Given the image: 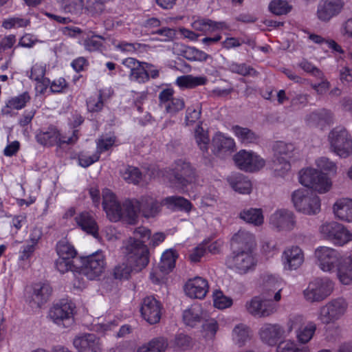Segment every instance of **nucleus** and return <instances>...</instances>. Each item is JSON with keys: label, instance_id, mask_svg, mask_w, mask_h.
Masks as SVG:
<instances>
[{"label": "nucleus", "instance_id": "40", "mask_svg": "<svg viewBox=\"0 0 352 352\" xmlns=\"http://www.w3.org/2000/svg\"><path fill=\"white\" fill-rule=\"evenodd\" d=\"M195 138L199 148L202 152L203 156L205 158H208L210 155L208 152L210 138L208 132L204 131L200 125H198L195 131Z\"/></svg>", "mask_w": 352, "mask_h": 352}, {"label": "nucleus", "instance_id": "3", "mask_svg": "<svg viewBox=\"0 0 352 352\" xmlns=\"http://www.w3.org/2000/svg\"><path fill=\"white\" fill-rule=\"evenodd\" d=\"M82 265L80 272L75 275L74 285L76 287H81L85 285V276L89 280H94L101 275L105 265L104 256L102 252H96L81 258Z\"/></svg>", "mask_w": 352, "mask_h": 352}, {"label": "nucleus", "instance_id": "20", "mask_svg": "<svg viewBox=\"0 0 352 352\" xmlns=\"http://www.w3.org/2000/svg\"><path fill=\"white\" fill-rule=\"evenodd\" d=\"M344 4V0H320L317 7L316 16L320 21L329 22L342 12Z\"/></svg>", "mask_w": 352, "mask_h": 352}, {"label": "nucleus", "instance_id": "26", "mask_svg": "<svg viewBox=\"0 0 352 352\" xmlns=\"http://www.w3.org/2000/svg\"><path fill=\"white\" fill-rule=\"evenodd\" d=\"M284 268L295 270L304 262V253L298 246H292L285 249L282 256Z\"/></svg>", "mask_w": 352, "mask_h": 352}, {"label": "nucleus", "instance_id": "33", "mask_svg": "<svg viewBox=\"0 0 352 352\" xmlns=\"http://www.w3.org/2000/svg\"><path fill=\"white\" fill-rule=\"evenodd\" d=\"M174 46V49L179 48V50H180L181 55L191 61L205 62L208 58H212L211 56L206 52L194 47H187L179 43H175Z\"/></svg>", "mask_w": 352, "mask_h": 352}, {"label": "nucleus", "instance_id": "22", "mask_svg": "<svg viewBox=\"0 0 352 352\" xmlns=\"http://www.w3.org/2000/svg\"><path fill=\"white\" fill-rule=\"evenodd\" d=\"M174 179L173 182L179 188L186 186L192 182L195 178V170L188 162L181 160L175 162L173 170Z\"/></svg>", "mask_w": 352, "mask_h": 352}, {"label": "nucleus", "instance_id": "32", "mask_svg": "<svg viewBox=\"0 0 352 352\" xmlns=\"http://www.w3.org/2000/svg\"><path fill=\"white\" fill-rule=\"evenodd\" d=\"M228 182L232 188L241 194H250L252 191L250 180L242 174L236 173L230 175Z\"/></svg>", "mask_w": 352, "mask_h": 352}, {"label": "nucleus", "instance_id": "45", "mask_svg": "<svg viewBox=\"0 0 352 352\" xmlns=\"http://www.w3.org/2000/svg\"><path fill=\"white\" fill-rule=\"evenodd\" d=\"M207 79L204 76H193L185 75L179 76L176 80V83L180 87L194 88L199 85H205Z\"/></svg>", "mask_w": 352, "mask_h": 352}, {"label": "nucleus", "instance_id": "1", "mask_svg": "<svg viewBox=\"0 0 352 352\" xmlns=\"http://www.w3.org/2000/svg\"><path fill=\"white\" fill-rule=\"evenodd\" d=\"M162 201L160 203L151 196H142L140 200L129 199L124 202V207L126 215L129 217V223L133 224L138 217V213L146 218L154 217L160 211Z\"/></svg>", "mask_w": 352, "mask_h": 352}, {"label": "nucleus", "instance_id": "24", "mask_svg": "<svg viewBox=\"0 0 352 352\" xmlns=\"http://www.w3.org/2000/svg\"><path fill=\"white\" fill-rule=\"evenodd\" d=\"M212 153L217 157L224 159L235 151V142L231 138L217 134L212 141Z\"/></svg>", "mask_w": 352, "mask_h": 352}, {"label": "nucleus", "instance_id": "15", "mask_svg": "<svg viewBox=\"0 0 352 352\" xmlns=\"http://www.w3.org/2000/svg\"><path fill=\"white\" fill-rule=\"evenodd\" d=\"M122 65L129 73V80L138 83H144L149 80V75L147 69L152 67V65L140 62L134 58H126L123 60Z\"/></svg>", "mask_w": 352, "mask_h": 352}, {"label": "nucleus", "instance_id": "25", "mask_svg": "<svg viewBox=\"0 0 352 352\" xmlns=\"http://www.w3.org/2000/svg\"><path fill=\"white\" fill-rule=\"evenodd\" d=\"M51 293L52 288L48 284L36 283L32 286V291L28 302L32 308H40L48 300Z\"/></svg>", "mask_w": 352, "mask_h": 352}, {"label": "nucleus", "instance_id": "5", "mask_svg": "<svg viewBox=\"0 0 352 352\" xmlns=\"http://www.w3.org/2000/svg\"><path fill=\"white\" fill-rule=\"evenodd\" d=\"M329 149L340 158H347L352 155V137L342 126L333 128L328 135Z\"/></svg>", "mask_w": 352, "mask_h": 352}, {"label": "nucleus", "instance_id": "2", "mask_svg": "<svg viewBox=\"0 0 352 352\" xmlns=\"http://www.w3.org/2000/svg\"><path fill=\"white\" fill-rule=\"evenodd\" d=\"M273 286L274 289L272 291V294L269 292L263 298L254 296L246 302L245 308L249 314L255 317L265 318L276 311L277 306L272 300V296L274 294V300L276 302L279 301L281 298V288L278 283H275Z\"/></svg>", "mask_w": 352, "mask_h": 352}, {"label": "nucleus", "instance_id": "18", "mask_svg": "<svg viewBox=\"0 0 352 352\" xmlns=\"http://www.w3.org/2000/svg\"><path fill=\"white\" fill-rule=\"evenodd\" d=\"M162 305L153 296L144 298L141 303L140 312L142 318L149 324L160 322L162 316Z\"/></svg>", "mask_w": 352, "mask_h": 352}, {"label": "nucleus", "instance_id": "42", "mask_svg": "<svg viewBox=\"0 0 352 352\" xmlns=\"http://www.w3.org/2000/svg\"><path fill=\"white\" fill-rule=\"evenodd\" d=\"M332 113L327 109H321L312 112L307 116L306 120L309 124L322 125L328 124L331 121Z\"/></svg>", "mask_w": 352, "mask_h": 352}, {"label": "nucleus", "instance_id": "34", "mask_svg": "<svg viewBox=\"0 0 352 352\" xmlns=\"http://www.w3.org/2000/svg\"><path fill=\"white\" fill-rule=\"evenodd\" d=\"M76 223L82 230L93 235L98 236V226L93 217L87 212H82L75 217Z\"/></svg>", "mask_w": 352, "mask_h": 352}, {"label": "nucleus", "instance_id": "38", "mask_svg": "<svg viewBox=\"0 0 352 352\" xmlns=\"http://www.w3.org/2000/svg\"><path fill=\"white\" fill-rule=\"evenodd\" d=\"M252 331L250 329L244 324L236 325L232 332V338L235 344L243 346L251 339Z\"/></svg>", "mask_w": 352, "mask_h": 352}, {"label": "nucleus", "instance_id": "23", "mask_svg": "<svg viewBox=\"0 0 352 352\" xmlns=\"http://www.w3.org/2000/svg\"><path fill=\"white\" fill-rule=\"evenodd\" d=\"M73 344L78 352H101L100 338L94 333H83L75 337Z\"/></svg>", "mask_w": 352, "mask_h": 352}, {"label": "nucleus", "instance_id": "6", "mask_svg": "<svg viewBox=\"0 0 352 352\" xmlns=\"http://www.w3.org/2000/svg\"><path fill=\"white\" fill-rule=\"evenodd\" d=\"M348 307L349 302L346 298H333L320 308L318 319L324 324L333 323L345 315Z\"/></svg>", "mask_w": 352, "mask_h": 352}, {"label": "nucleus", "instance_id": "16", "mask_svg": "<svg viewBox=\"0 0 352 352\" xmlns=\"http://www.w3.org/2000/svg\"><path fill=\"white\" fill-rule=\"evenodd\" d=\"M78 130H74L72 135L69 137L61 136L56 129L51 127L46 131L38 133L36 136V139L39 144L44 146H53L55 144L61 145L65 143L73 144L78 138Z\"/></svg>", "mask_w": 352, "mask_h": 352}, {"label": "nucleus", "instance_id": "37", "mask_svg": "<svg viewBox=\"0 0 352 352\" xmlns=\"http://www.w3.org/2000/svg\"><path fill=\"white\" fill-rule=\"evenodd\" d=\"M239 217L246 223L253 224L255 226H260L264 222L263 211L260 208L244 209L240 212Z\"/></svg>", "mask_w": 352, "mask_h": 352}, {"label": "nucleus", "instance_id": "27", "mask_svg": "<svg viewBox=\"0 0 352 352\" xmlns=\"http://www.w3.org/2000/svg\"><path fill=\"white\" fill-rule=\"evenodd\" d=\"M258 333L264 343L274 346L285 336V330L278 324H265L259 329Z\"/></svg>", "mask_w": 352, "mask_h": 352}, {"label": "nucleus", "instance_id": "57", "mask_svg": "<svg viewBox=\"0 0 352 352\" xmlns=\"http://www.w3.org/2000/svg\"><path fill=\"white\" fill-rule=\"evenodd\" d=\"M104 38L102 36L92 35L84 41L85 48L89 52L100 50Z\"/></svg>", "mask_w": 352, "mask_h": 352}, {"label": "nucleus", "instance_id": "64", "mask_svg": "<svg viewBox=\"0 0 352 352\" xmlns=\"http://www.w3.org/2000/svg\"><path fill=\"white\" fill-rule=\"evenodd\" d=\"M201 116V108L190 107L186 109L185 122L186 125H190L198 120Z\"/></svg>", "mask_w": 352, "mask_h": 352}, {"label": "nucleus", "instance_id": "47", "mask_svg": "<svg viewBox=\"0 0 352 352\" xmlns=\"http://www.w3.org/2000/svg\"><path fill=\"white\" fill-rule=\"evenodd\" d=\"M222 23H217L208 19H198L192 23L195 30L208 32L222 28Z\"/></svg>", "mask_w": 352, "mask_h": 352}, {"label": "nucleus", "instance_id": "48", "mask_svg": "<svg viewBox=\"0 0 352 352\" xmlns=\"http://www.w3.org/2000/svg\"><path fill=\"white\" fill-rule=\"evenodd\" d=\"M176 258L177 255L174 251L170 250L164 252L159 264L160 271L164 273H168L171 271L175 267Z\"/></svg>", "mask_w": 352, "mask_h": 352}, {"label": "nucleus", "instance_id": "49", "mask_svg": "<svg viewBox=\"0 0 352 352\" xmlns=\"http://www.w3.org/2000/svg\"><path fill=\"white\" fill-rule=\"evenodd\" d=\"M183 320L186 325L195 327L201 320L199 307H192L185 310L183 314Z\"/></svg>", "mask_w": 352, "mask_h": 352}, {"label": "nucleus", "instance_id": "54", "mask_svg": "<svg viewBox=\"0 0 352 352\" xmlns=\"http://www.w3.org/2000/svg\"><path fill=\"white\" fill-rule=\"evenodd\" d=\"M229 69L233 73H236L243 76H255L256 74V72L254 68L245 63L239 64L232 62L229 65Z\"/></svg>", "mask_w": 352, "mask_h": 352}, {"label": "nucleus", "instance_id": "9", "mask_svg": "<svg viewBox=\"0 0 352 352\" xmlns=\"http://www.w3.org/2000/svg\"><path fill=\"white\" fill-rule=\"evenodd\" d=\"M334 287V283L327 278H318L310 282L303 291L305 300L309 302H320L330 296Z\"/></svg>", "mask_w": 352, "mask_h": 352}, {"label": "nucleus", "instance_id": "58", "mask_svg": "<svg viewBox=\"0 0 352 352\" xmlns=\"http://www.w3.org/2000/svg\"><path fill=\"white\" fill-rule=\"evenodd\" d=\"M122 177L129 183L138 184L141 179V173L138 168L129 166L122 173Z\"/></svg>", "mask_w": 352, "mask_h": 352}, {"label": "nucleus", "instance_id": "44", "mask_svg": "<svg viewBox=\"0 0 352 352\" xmlns=\"http://www.w3.org/2000/svg\"><path fill=\"white\" fill-rule=\"evenodd\" d=\"M271 168L276 177H284L291 169L289 161L273 156Z\"/></svg>", "mask_w": 352, "mask_h": 352}, {"label": "nucleus", "instance_id": "35", "mask_svg": "<svg viewBox=\"0 0 352 352\" xmlns=\"http://www.w3.org/2000/svg\"><path fill=\"white\" fill-rule=\"evenodd\" d=\"M169 344L175 351H185L192 349L195 342L190 336L184 333H178L170 341Z\"/></svg>", "mask_w": 352, "mask_h": 352}, {"label": "nucleus", "instance_id": "11", "mask_svg": "<svg viewBox=\"0 0 352 352\" xmlns=\"http://www.w3.org/2000/svg\"><path fill=\"white\" fill-rule=\"evenodd\" d=\"M300 183L319 193L329 191L331 183L327 177L314 168H307L300 173Z\"/></svg>", "mask_w": 352, "mask_h": 352}, {"label": "nucleus", "instance_id": "56", "mask_svg": "<svg viewBox=\"0 0 352 352\" xmlns=\"http://www.w3.org/2000/svg\"><path fill=\"white\" fill-rule=\"evenodd\" d=\"M106 6L99 0H86L85 9L91 16H99L105 10Z\"/></svg>", "mask_w": 352, "mask_h": 352}, {"label": "nucleus", "instance_id": "10", "mask_svg": "<svg viewBox=\"0 0 352 352\" xmlns=\"http://www.w3.org/2000/svg\"><path fill=\"white\" fill-rule=\"evenodd\" d=\"M75 306L67 300H61L54 304L49 311V318L59 327L67 328L74 323Z\"/></svg>", "mask_w": 352, "mask_h": 352}, {"label": "nucleus", "instance_id": "62", "mask_svg": "<svg viewBox=\"0 0 352 352\" xmlns=\"http://www.w3.org/2000/svg\"><path fill=\"white\" fill-rule=\"evenodd\" d=\"M132 266L131 265L129 266L125 263L117 265L113 270V277L120 280L129 278L132 270Z\"/></svg>", "mask_w": 352, "mask_h": 352}, {"label": "nucleus", "instance_id": "55", "mask_svg": "<svg viewBox=\"0 0 352 352\" xmlns=\"http://www.w3.org/2000/svg\"><path fill=\"white\" fill-rule=\"evenodd\" d=\"M270 10L274 14L283 15L288 13L291 10V6L284 0H273L269 5Z\"/></svg>", "mask_w": 352, "mask_h": 352}, {"label": "nucleus", "instance_id": "53", "mask_svg": "<svg viewBox=\"0 0 352 352\" xmlns=\"http://www.w3.org/2000/svg\"><path fill=\"white\" fill-rule=\"evenodd\" d=\"M104 106L102 93L100 91L91 96L87 100V107L89 112H98Z\"/></svg>", "mask_w": 352, "mask_h": 352}, {"label": "nucleus", "instance_id": "46", "mask_svg": "<svg viewBox=\"0 0 352 352\" xmlns=\"http://www.w3.org/2000/svg\"><path fill=\"white\" fill-rule=\"evenodd\" d=\"M295 147L294 144L291 143H285L284 142H277L273 146L274 156L285 158L287 160L293 156Z\"/></svg>", "mask_w": 352, "mask_h": 352}, {"label": "nucleus", "instance_id": "39", "mask_svg": "<svg viewBox=\"0 0 352 352\" xmlns=\"http://www.w3.org/2000/svg\"><path fill=\"white\" fill-rule=\"evenodd\" d=\"M30 97L28 92H24L18 96L13 97L8 100L6 105L2 108L3 115H9L11 109H21L23 108L30 100Z\"/></svg>", "mask_w": 352, "mask_h": 352}, {"label": "nucleus", "instance_id": "28", "mask_svg": "<svg viewBox=\"0 0 352 352\" xmlns=\"http://www.w3.org/2000/svg\"><path fill=\"white\" fill-rule=\"evenodd\" d=\"M208 281L201 277L197 276L190 279L185 284L184 291L187 296L193 298H204L208 292Z\"/></svg>", "mask_w": 352, "mask_h": 352}, {"label": "nucleus", "instance_id": "43", "mask_svg": "<svg viewBox=\"0 0 352 352\" xmlns=\"http://www.w3.org/2000/svg\"><path fill=\"white\" fill-rule=\"evenodd\" d=\"M56 250L58 256L67 259L73 260L77 255L76 250L67 239H62L57 243Z\"/></svg>", "mask_w": 352, "mask_h": 352}, {"label": "nucleus", "instance_id": "30", "mask_svg": "<svg viewBox=\"0 0 352 352\" xmlns=\"http://www.w3.org/2000/svg\"><path fill=\"white\" fill-rule=\"evenodd\" d=\"M255 244L254 236L245 230H239L231 241L233 250H252Z\"/></svg>", "mask_w": 352, "mask_h": 352}, {"label": "nucleus", "instance_id": "52", "mask_svg": "<svg viewBox=\"0 0 352 352\" xmlns=\"http://www.w3.org/2000/svg\"><path fill=\"white\" fill-rule=\"evenodd\" d=\"M277 352H309L307 346H297L296 344L290 340L280 342L276 348Z\"/></svg>", "mask_w": 352, "mask_h": 352}, {"label": "nucleus", "instance_id": "29", "mask_svg": "<svg viewBox=\"0 0 352 352\" xmlns=\"http://www.w3.org/2000/svg\"><path fill=\"white\" fill-rule=\"evenodd\" d=\"M339 281L344 285L352 284V256L344 255L339 262L335 271Z\"/></svg>", "mask_w": 352, "mask_h": 352}, {"label": "nucleus", "instance_id": "12", "mask_svg": "<svg viewBox=\"0 0 352 352\" xmlns=\"http://www.w3.org/2000/svg\"><path fill=\"white\" fill-rule=\"evenodd\" d=\"M315 256L320 269L331 273L335 271L343 255L333 248L321 246L316 250Z\"/></svg>", "mask_w": 352, "mask_h": 352}, {"label": "nucleus", "instance_id": "51", "mask_svg": "<svg viewBox=\"0 0 352 352\" xmlns=\"http://www.w3.org/2000/svg\"><path fill=\"white\" fill-rule=\"evenodd\" d=\"M30 24L28 18L21 16H13L6 19L2 23V27L5 29L25 28Z\"/></svg>", "mask_w": 352, "mask_h": 352}, {"label": "nucleus", "instance_id": "21", "mask_svg": "<svg viewBox=\"0 0 352 352\" xmlns=\"http://www.w3.org/2000/svg\"><path fill=\"white\" fill-rule=\"evenodd\" d=\"M269 222L271 227L277 231H291L296 226L294 213L285 209L275 211L271 214Z\"/></svg>", "mask_w": 352, "mask_h": 352}, {"label": "nucleus", "instance_id": "8", "mask_svg": "<svg viewBox=\"0 0 352 352\" xmlns=\"http://www.w3.org/2000/svg\"><path fill=\"white\" fill-rule=\"evenodd\" d=\"M322 236L336 245L342 246L352 240V234L341 223L331 221L319 228Z\"/></svg>", "mask_w": 352, "mask_h": 352}, {"label": "nucleus", "instance_id": "31", "mask_svg": "<svg viewBox=\"0 0 352 352\" xmlns=\"http://www.w3.org/2000/svg\"><path fill=\"white\" fill-rule=\"evenodd\" d=\"M333 212L340 220L352 221V199L343 198L338 199L333 204Z\"/></svg>", "mask_w": 352, "mask_h": 352}, {"label": "nucleus", "instance_id": "13", "mask_svg": "<svg viewBox=\"0 0 352 352\" xmlns=\"http://www.w3.org/2000/svg\"><path fill=\"white\" fill-rule=\"evenodd\" d=\"M102 207L110 221L116 222L126 218L129 221L124 204L121 206L115 194L107 188L102 190Z\"/></svg>", "mask_w": 352, "mask_h": 352}, {"label": "nucleus", "instance_id": "14", "mask_svg": "<svg viewBox=\"0 0 352 352\" xmlns=\"http://www.w3.org/2000/svg\"><path fill=\"white\" fill-rule=\"evenodd\" d=\"M226 265L240 274H245L255 265L252 250H233L226 259Z\"/></svg>", "mask_w": 352, "mask_h": 352}, {"label": "nucleus", "instance_id": "59", "mask_svg": "<svg viewBox=\"0 0 352 352\" xmlns=\"http://www.w3.org/2000/svg\"><path fill=\"white\" fill-rule=\"evenodd\" d=\"M213 298L214 307L220 309L229 307L232 304V300L223 295L221 291H216L214 293Z\"/></svg>", "mask_w": 352, "mask_h": 352}, {"label": "nucleus", "instance_id": "63", "mask_svg": "<svg viewBox=\"0 0 352 352\" xmlns=\"http://www.w3.org/2000/svg\"><path fill=\"white\" fill-rule=\"evenodd\" d=\"M217 329L218 324L215 320H211L207 321L202 325L203 336L206 339H212L214 337L217 331Z\"/></svg>", "mask_w": 352, "mask_h": 352}, {"label": "nucleus", "instance_id": "61", "mask_svg": "<svg viewBox=\"0 0 352 352\" xmlns=\"http://www.w3.org/2000/svg\"><path fill=\"white\" fill-rule=\"evenodd\" d=\"M55 267L60 273L64 274L69 271H73L75 265L72 259L58 257L55 261Z\"/></svg>", "mask_w": 352, "mask_h": 352}, {"label": "nucleus", "instance_id": "60", "mask_svg": "<svg viewBox=\"0 0 352 352\" xmlns=\"http://www.w3.org/2000/svg\"><path fill=\"white\" fill-rule=\"evenodd\" d=\"M151 349V352H165L168 342L166 338L164 337H158L152 339L148 342Z\"/></svg>", "mask_w": 352, "mask_h": 352}, {"label": "nucleus", "instance_id": "4", "mask_svg": "<svg viewBox=\"0 0 352 352\" xmlns=\"http://www.w3.org/2000/svg\"><path fill=\"white\" fill-rule=\"evenodd\" d=\"M123 254L130 265L137 270L144 268L149 262V252L146 245L136 238H129L123 243Z\"/></svg>", "mask_w": 352, "mask_h": 352}, {"label": "nucleus", "instance_id": "7", "mask_svg": "<svg viewBox=\"0 0 352 352\" xmlns=\"http://www.w3.org/2000/svg\"><path fill=\"white\" fill-rule=\"evenodd\" d=\"M295 208L306 214H317L320 210L319 197L309 189H299L292 194Z\"/></svg>", "mask_w": 352, "mask_h": 352}, {"label": "nucleus", "instance_id": "50", "mask_svg": "<svg viewBox=\"0 0 352 352\" xmlns=\"http://www.w3.org/2000/svg\"><path fill=\"white\" fill-rule=\"evenodd\" d=\"M316 330V324L313 322H309L296 333L298 341L302 344L307 343L312 338Z\"/></svg>", "mask_w": 352, "mask_h": 352}, {"label": "nucleus", "instance_id": "17", "mask_svg": "<svg viewBox=\"0 0 352 352\" xmlns=\"http://www.w3.org/2000/svg\"><path fill=\"white\" fill-rule=\"evenodd\" d=\"M233 159L236 166L245 171L258 170L265 166V160L252 151L241 150Z\"/></svg>", "mask_w": 352, "mask_h": 352}, {"label": "nucleus", "instance_id": "36", "mask_svg": "<svg viewBox=\"0 0 352 352\" xmlns=\"http://www.w3.org/2000/svg\"><path fill=\"white\" fill-rule=\"evenodd\" d=\"M162 204L170 210L189 212L192 208L191 203L186 199L179 196H170L162 200Z\"/></svg>", "mask_w": 352, "mask_h": 352}, {"label": "nucleus", "instance_id": "41", "mask_svg": "<svg viewBox=\"0 0 352 352\" xmlns=\"http://www.w3.org/2000/svg\"><path fill=\"white\" fill-rule=\"evenodd\" d=\"M232 130L242 143H254L258 140V135L248 128L235 125L232 126Z\"/></svg>", "mask_w": 352, "mask_h": 352}, {"label": "nucleus", "instance_id": "19", "mask_svg": "<svg viewBox=\"0 0 352 352\" xmlns=\"http://www.w3.org/2000/svg\"><path fill=\"white\" fill-rule=\"evenodd\" d=\"M173 94L174 90L171 88L164 89L159 94L160 106L170 116L175 115L185 107L184 99L175 98Z\"/></svg>", "mask_w": 352, "mask_h": 352}]
</instances>
